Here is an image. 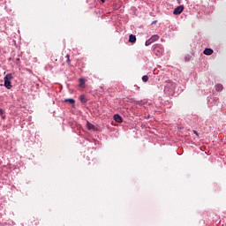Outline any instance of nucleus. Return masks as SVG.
<instances>
[{"mask_svg":"<svg viewBox=\"0 0 226 226\" xmlns=\"http://www.w3.org/2000/svg\"><path fill=\"white\" fill-rule=\"evenodd\" d=\"M87 130H94V131L96 130V127L94 126V124L89 122L87 123Z\"/></svg>","mask_w":226,"mask_h":226,"instance_id":"obj_9","label":"nucleus"},{"mask_svg":"<svg viewBox=\"0 0 226 226\" xmlns=\"http://www.w3.org/2000/svg\"><path fill=\"white\" fill-rule=\"evenodd\" d=\"M203 54H205V56H211V54H213V49L206 48L203 51Z\"/></svg>","mask_w":226,"mask_h":226,"instance_id":"obj_5","label":"nucleus"},{"mask_svg":"<svg viewBox=\"0 0 226 226\" xmlns=\"http://www.w3.org/2000/svg\"><path fill=\"white\" fill-rule=\"evenodd\" d=\"M142 80H143V82H147V80H149V76L144 75V76L142 77Z\"/></svg>","mask_w":226,"mask_h":226,"instance_id":"obj_14","label":"nucleus"},{"mask_svg":"<svg viewBox=\"0 0 226 226\" xmlns=\"http://www.w3.org/2000/svg\"><path fill=\"white\" fill-rule=\"evenodd\" d=\"M222 90H223V85H222V84L215 85V91L220 92V91H222Z\"/></svg>","mask_w":226,"mask_h":226,"instance_id":"obj_10","label":"nucleus"},{"mask_svg":"<svg viewBox=\"0 0 226 226\" xmlns=\"http://www.w3.org/2000/svg\"><path fill=\"white\" fill-rule=\"evenodd\" d=\"M102 3H105V0H101Z\"/></svg>","mask_w":226,"mask_h":226,"instance_id":"obj_19","label":"nucleus"},{"mask_svg":"<svg viewBox=\"0 0 226 226\" xmlns=\"http://www.w3.org/2000/svg\"><path fill=\"white\" fill-rule=\"evenodd\" d=\"M67 64H71L70 55H66Z\"/></svg>","mask_w":226,"mask_h":226,"instance_id":"obj_16","label":"nucleus"},{"mask_svg":"<svg viewBox=\"0 0 226 226\" xmlns=\"http://www.w3.org/2000/svg\"><path fill=\"white\" fill-rule=\"evenodd\" d=\"M64 102L71 103V105H73V103H75V100L74 99H64Z\"/></svg>","mask_w":226,"mask_h":226,"instance_id":"obj_13","label":"nucleus"},{"mask_svg":"<svg viewBox=\"0 0 226 226\" xmlns=\"http://www.w3.org/2000/svg\"><path fill=\"white\" fill-rule=\"evenodd\" d=\"M13 79V76L9 73L7 74L4 78V86L6 87V89H11L12 86H11V80Z\"/></svg>","mask_w":226,"mask_h":226,"instance_id":"obj_1","label":"nucleus"},{"mask_svg":"<svg viewBox=\"0 0 226 226\" xmlns=\"http://www.w3.org/2000/svg\"><path fill=\"white\" fill-rule=\"evenodd\" d=\"M85 84H86V79H79V87H84Z\"/></svg>","mask_w":226,"mask_h":226,"instance_id":"obj_12","label":"nucleus"},{"mask_svg":"<svg viewBox=\"0 0 226 226\" xmlns=\"http://www.w3.org/2000/svg\"><path fill=\"white\" fill-rule=\"evenodd\" d=\"M163 48H160L159 46H156L154 49V54H155V56H157L158 57L163 56Z\"/></svg>","mask_w":226,"mask_h":226,"instance_id":"obj_2","label":"nucleus"},{"mask_svg":"<svg viewBox=\"0 0 226 226\" xmlns=\"http://www.w3.org/2000/svg\"><path fill=\"white\" fill-rule=\"evenodd\" d=\"M159 39H160V36L157 35V34H154V35H152V36H151L150 41H151L152 43H154V41H157V40H159Z\"/></svg>","mask_w":226,"mask_h":226,"instance_id":"obj_8","label":"nucleus"},{"mask_svg":"<svg viewBox=\"0 0 226 226\" xmlns=\"http://www.w3.org/2000/svg\"><path fill=\"white\" fill-rule=\"evenodd\" d=\"M137 41V37L134 34H131L129 36V42L130 43H135Z\"/></svg>","mask_w":226,"mask_h":226,"instance_id":"obj_7","label":"nucleus"},{"mask_svg":"<svg viewBox=\"0 0 226 226\" xmlns=\"http://www.w3.org/2000/svg\"><path fill=\"white\" fill-rule=\"evenodd\" d=\"M3 115V109L0 108V116Z\"/></svg>","mask_w":226,"mask_h":226,"instance_id":"obj_17","label":"nucleus"},{"mask_svg":"<svg viewBox=\"0 0 226 226\" xmlns=\"http://www.w3.org/2000/svg\"><path fill=\"white\" fill-rule=\"evenodd\" d=\"M184 10H185L184 5L177 6V8H175V10L173 11V15H181V13H183Z\"/></svg>","mask_w":226,"mask_h":226,"instance_id":"obj_3","label":"nucleus"},{"mask_svg":"<svg viewBox=\"0 0 226 226\" xmlns=\"http://www.w3.org/2000/svg\"><path fill=\"white\" fill-rule=\"evenodd\" d=\"M167 85L166 87H170L171 89H174V87H176V83L170 81V79L167 80Z\"/></svg>","mask_w":226,"mask_h":226,"instance_id":"obj_4","label":"nucleus"},{"mask_svg":"<svg viewBox=\"0 0 226 226\" xmlns=\"http://www.w3.org/2000/svg\"><path fill=\"white\" fill-rule=\"evenodd\" d=\"M193 133H195V135H199V133H197V131H193Z\"/></svg>","mask_w":226,"mask_h":226,"instance_id":"obj_18","label":"nucleus"},{"mask_svg":"<svg viewBox=\"0 0 226 226\" xmlns=\"http://www.w3.org/2000/svg\"><path fill=\"white\" fill-rule=\"evenodd\" d=\"M79 101L81 102V103H87V99L86 98V95H80Z\"/></svg>","mask_w":226,"mask_h":226,"instance_id":"obj_11","label":"nucleus"},{"mask_svg":"<svg viewBox=\"0 0 226 226\" xmlns=\"http://www.w3.org/2000/svg\"><path fill=\"white\" fill-rule=\"evenodd\" d=\"M114 120L116 123H123V117L117 114L114 116Z\"/></svg>","mask_w":226,"mask_h":226,"instance_id":"obj_6","label":"nucleus"},{"mask_svg":"<svg viewBox=\"0 0 226 226\" xmlns=\"http://www.w3.org/2000/svg\"><path fill=\"white\" fill-rule=\"evenodd\" d=\"M151 43H153V42L151 41L150 39H148L147 41H146L145 45H146V47H148V45H151Z\"/></svg>","mask_w":226,"mask_h":226,"instance_id":"obj_15","label":"nucleus"}]
</instances>
